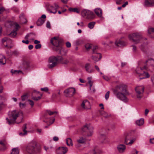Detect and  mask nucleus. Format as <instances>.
<instances>
[{"instance_id":"obj_1","label":"nucleus","mask_w":154,"mask_h":154,"mask_svg":"<svg viewBox=\"0 0 154 154\" xmlns=\"http://www.w3.org/2000/svg\"><path fill=\"white\" fill-rule=\"evenodd\" d=\"M8 117L6 118V122L9 125L21 122L23 119V114L19 111L14 110L9 111L8 113Z\"/></svg>"},{"instance_id":"obj_2","label":"nucleus","mask_w":154,"mask_h":154,"mask_svg":"<svg viewBox=\"0 0 154 154\" xmlns=\"http://www.w3.org/2000/svg\"><path fill=\"white\" fill-rule=\"evenodd\" d=\"M60 61L63 64H67L69 61L67 59L64 60L61 56H52L49 58L48 65V67L52 68L55 67L57 64V62Z\"/></svg>"},{"instance_id":"obj_3","label":"nucleus","mask_w":154,"mask_h":154,"mask_svg":"<svg viewBox=\"0 0 154 154\" xmlns=\"http://www.w3.org/2000/svg\"><path fill=\"white\" fill-rule=\"evenodd\" d=\"M26 151L29 154H37L40 152V148L37 146L35 142H32L30 143L26 147Z\"/></svg>"},{"instance_id":"obj_4","label":"nucleus","mask_w":154,"mask_h":154,"mask_svg":"<svg viewBox=\"0 0 154 154\" xmlns=\"http://www.w3.org/2000/svg\"><path fill=\"white\" fill-rule=\"evenodd\" d=\"M129 40L134 44L139 43L142 39V34L140 32H136L130 34L128 35Z\"/></svg>"},{"instance_id":"obj_5","label":"nucleus","mask_w":154,"mask_h":154,"mask_svg":"<svg viewBox=\"0 0 154 154\" xmlns=\"http://www.w3.org/2000/svg\"><path fill=\"white\" fill-rule=\"evenodd\" d=\"M50 42L52 45L58 48V50L60 51L61 48H62L61 44V41L58 37H54L51 38Z\"/></svg>"},{"instance_id":"obj_6","label":"nucleus","mask_w":154,"mask_h":154,"mask_svg":"<svg viewBox=\"0 0 154 154\" xmlns=\"http://www.w3.org/2000/svg\"><path fill=\"white\" fill-rule=\"evenodd\" d=\"M136 72L140 77V79L148 78L149 77V75L147 72L143 71L141 68L140 67L136 68Z\"/></svg>"},{"instance_id":"obj_7","label":"nucleus","mask_w":154,"mask_h":154,"mask_svg":"<svg viewBox=\"0 0 154 154\" xmlns=\"http://www.w3.org/2000/svg\"><path fill=\"white\" fill-rule=\"evenodd\" d=\"M136 138H132L130 134H128L125 135V143L127 145H131L135 141Z\"/></svg>"},{"instance_id":"obj_8","label":"nucleus","mask_w":154,"mask_h":154,"mask_svg":"<svg viewBox=\"0 0 154 154\" xmlns=\"http://www.w3.org/2000/svg\"><path fill=\"white\" fill-rule=\"evenodd\" d=\"M144 88L142 86H137L135 88L137 97L140 99L143 96Z\"/></svg>"},{"instance_id":"obj_9","label":"nucleus","mask_w":154,"mask_h":154,"mask_svg":"<svg viewBox=\"0 0 154 154\" xmlns=\"http://www.w3.org/2000/svg\"><path fill=\"white\" fill-rule=\"evenodd\" d=\"M82 14L83 16L88 19L93 18L94 17V13L88 10H83L82 12Z\"/></svg>"},{"instance_id":"obj_10","label":"nucleus","mask_w":154,"mask_h":154,"mask_svg":"<svg viewBox=\"0 0 154 154\" xmlns=\"http://www.w3.org/2000/svg\"><path fill=\"white\" fill-rule=\"evenodd\" d=\"M120 92L122 93H126V86L123 84H120L116 86L115 89L114 91V93L116 92Z\"/></svg>"},{"instance_id":"obj_11","label":"nucleus","mask_w":154,"mask_h":154,"mask_svg":"<svg viewBox=\"0 0 154 154\" xmlns=\"http://www.w3.org/2000/svg\"><path fill=\"white\" fill-rule=\"evenodd\" d=\"M65 95L66 97L72 96L75 93V90L74 88H70L66 89L64 91Z\"/></svg>"},{"instance_id":"obj_12","label":"nucleus","mask_w":154,"mask_h":154,"mask_svg":"<svg viewBox=\"0 0 154 154\" xmlns=\"http://www.w3.org/2000/svg\"><path fill=\"white\" fill-rule=\"evenodd\" d=\"M114 94H116L117 97L120 100L125 102H127L128 101V99L125 95L126 94L125 93L116 92V93Z\"/></svg>"},{"instance_id":"obj_13","label":"nucleus","mask_w":154,"mask_h":154,"mask_svg":"<svg viewBox=\"0 0 154 154\" xmlns=\"http://www.w3.org/2000/svg\"><path fill=\"white\" fill-rule=\"evenodd\" d=\"M81 107L84 109H88L90 108L91 106L89 102L85 100L83 101L81 105Z\"/></svg>"},{"instance_id":"obj_14","label":"nucleus","mask_w":154,"mask_h":154,"mask_svg":"<svg viewBox=\"0 0 154 154\" xmlns=\"http://www.w3.org/2000/svg\"><path fill=\"white\" fill-rule=\"evenodd\" d=\"M126 146L124 144H119L117 146V149L119 153H122L125 152Z\"/></svg>"},{"instance_id":"obj_15","label":"nucleus","mask_w":154,"mask_h":154,"mask_svg":"<svg viewBox=\"0 0 154 154\" xmlns=\"http://www.w3.org/2000/svg\"><path fill=\"white\" fill-rule=\"evenodd\" d=\"M67 151L68 149L66 147H61L59 148L57 152V154H65Z\"/></svg>"},{"instance_id":"obj_16","label":"nucleus","mask_w":154,"mask_h":154,"mask_svg":"<svg viewBox=\"0 0 154 154\" xmlns=\"http://www.w3.org/2000/svg\"><path fill=\"white\" fill-rule=\"evenodd\" d=\"M144 5L147 7L154 6V0H145Z\"/></svg>"},{"instance_id":"obj_17","label":"nucleus","mask_w":154,"mask_h":154,"mask_svg":"<svg viewBox=\"0 0 154 154\" xmlns=\"http://www.w3.org/2000/svg\"><path fill=\"white\" fill-rule=\"evenodd\" d=\"M19 28V25L16 23L15 24V30H14L12 32L9 34L10 36L14 38L15 37L17 34L16 31Z\"/></svg>"},{"instance_id":"obj_18","label":"nucleus","mask_w":154,"mask_h":154,"mask_svg":"<svg viewBox=\"0 0 154 154\" xmlns=\"http://www.w3.org/2000/svg\"><path fill=\"white\" fill-rule=\"evenodd\" d=\"M101 57V55L100 53H97L96 55L92 56V59L95 63L100 60Z\"/></svg>"},{"instance_id":"obj_19","label":"nucleus","mask_w":154,"mask_h":154,"mask_svg":"<svg viewBox=\"0 0 154 154\" xmlns=\"http://www.w3.org/2000/svg\"><path fill=\"white\" fill-rule=\"evenodd\" d=\"M85 68L86 71L89 73H91L93 72V69L92 68L90 64L86 63L85 66Z\"/></svg>"},{"instance_id":"obj_20","label":"nucleus","mask_w":154,"mask_h":154,"mask_svg":"<svg viewBox=\"0 0 154 154\" xmlns=\"http://www.w3.org/2000/svg\"><path fill=\"white\" fill-rule=\"evenodd\" d=\"M84 128L88 130L89 131V134H88V136H91L92 135L93 133V128L90 125H86L84 126Z\"/></svg>"},{"instance_id":"obj_21","label":"nucleus","mask_w":154,"mask_h":154,"mask_svg":"<svg viewBox=\"0 0 154 154\" xmlns=\"http://www.w3.org/2000/svg\"><path fill=\"white\" fill-rule=\"evenodd\" d=\"M39 93V92L38 91H34L32 94V98L33 100L35 101H38L40 99L42 96V94H41V96H38V97H36L35 96H34V95H35V94H38Z\"/></svg>"},{"instance_id":"obj_22","label":"nucleus","mask_w":154,"mask_h":154,"mask_svg":"<svg viewBox=\"0 0 154 154\" xmlns=\"http://www.w3.org/2000/svg\"><path fill=\"white\" fill-rule=\"evenodd\" d=\"M94 12L98 17H101L102 14V11L100 8H97L95 9L94 10Z\"/></svg>"},{"instance_id":"obj_23","label":"nucleus","mask_w":154,"mask_h":154,"mask_svg":"<svg viewBox=\"0 0 154 154\" xmlns=\"http://www.w3.org/2000/svg\"><path fill=\"white\" fill-rule=\"evenodd\" d=\"M100 141L102 143H103L105 142L106 138V137L105 134H101L99 137Z\"/></svg>"},{"instance_id":"obj_24","label":"nucleus","mask_w":154,"mask_h":154,"mask_svg":"<svg viewBox=\"0 0 154 154\" xmlns=\"http://www.w3.org/2000/svg\"><path fill=\"white\" fill-rule=\"evenodd\" d=\"M147 65L153 66H154V60L152 58L149 59L146 61Z\"/></svg>"},{"instance_id":"obj_25","label":"nucleus","mask_w":154,"mask_h":154,"mask_svg":"<svg viewBox=\"0 0 154 154\" xmlns=\"http://www.w3.org/2000/svg\"><path fill=\"white\" fill-rule=\"evenodd\" d=\"M0 144L1 145V147H0V150H4L6 148V142L5 141H0Z\"/></svg>"},{"instance_id":"obj_26","label":"nucleus","mask_w":154,"mask_h":154,"mask_svg":"<svg viewBox=\"0 0 154 154\" xmlns=\"http://www.w3.org/2000/svg\"><path fill=\"white\" fill-rule=\"evenodd\" d=\"M6 60L5 56L2 55H0V63L2 64H5V63Z\"/></svg>"},{"instance_id":"obj_27","label":"nucleus","mask_w":154,"mask_h":154,"mask_svg":"<svg viewBox=\"0 0 154 154\" xmlns=\"http://www.w3.org/2000/svg\"><path fill=\"white\" fill-rule=\"evenodd\" d=\"M115 44L118 46H124L125 45V43L124 42L120 40L116 41Z\"/></svg>"},{"instance_id":"obj_28","label":"nucleus","mask_w":154,"mask_h":154,"mask_svg":"<svg viewBox=\"0 0 154 154\" xmlns=\"http://www.w3.org/2000/svg\"><path fill=\"white\" fill-rule=\"evenodd\" d=\"M19 150L18 148H15L12 149L11 154H19Z\"/></svg>"},{"instance_id":"obj_29","label":"nucleus","mask_w":154,"mask_h":154,"mask_svg":"<svg viewBox=\"0 0 154 154\" xmlns=\"http://www.w3.org/2000/svg\"><path fill=\"white\" fill-rule=\"evenodd\" d=\"M45 19H42L41 18H39L38 19L37 22V24L38 26H41L45 22Z\"/></svg>"},{"instance_id":"obj_30","label":"nucleus","mask_w":154,"mask_h":154,"mask_svg":"<svg viewBox=\"0 0 154 154\" xmlns=\"http://www.w3.org/2000/svg\"><path fill=\"white\" fill-rule=\"evenodd\" d=\"M144 123V119H141L139 120H137L136 122V124L139 126L143 125Z\"/></svg>"},{"instance_id":"obj_31","label":"nucleus","mask_w":154,"mask_h":154,"mask_svg":"<svg viewBox=\"0 0 154 154\" xmlns=\"http://www.w3.org/2000/svg\"><path fill=\"white\" fill-rule=\"evenodd\" d=\"M66 144L68 146H72L73 144L72 143V141L71 139L70 138H68L66 140Z\"/></svg>"},{"instance_id":"obj_32","label":"nucleus","mask_w":154,"mask_h":154,"mask_svg":"<svg viewBox=\"0 0 154 154\" xmlns=\"http://www.w3.org/2000/svg\"><path fill=\"white\" fill-rule=\"evenodd\" d=\"M69 11L70 12H73L77 13H79V11L77 8H69Z\"/></svg>"},{"instance_id":"obj_33","label":"nucleus","mask_w":154,"mask_h":154,"mask_svg":"<svg viewBox=\"0 0 154 154\" xmlns=\"http://www.w3.org/2000/svg\"><path fill=\"white\" fill-rule=\"evenodd\" d=\"M26 124H25L24 125V128L23 129V131L24 132L23 133H20L19 134L20 135H25L27 134V131H26Z\"/></svg>"},{"instance_id":"obj_34","label":"nucleus","mask_w":154,"mask_h":154,"mask_svg":"<svg viewBox=\"0 0 154 154\" xmlns=\"http://www.w3.org/2000/svg\"><path fill=\"white\" fill-rule=\"evenodd\" d=\"M95 24V23L94 22H91L89 23L88 25V27L90 29H93Z\"/></svg>"},{"instance_id":"obj_35","label":"nucleus","mask_w":154,"mask_h":154,"mask_svg":"<svg viewBox=\"0 0 154 154\" xmlns=\"http://www.w3.org/2000/svg\"><path fill=\"white\" fill-rule=\"evenodd\" d=\"M77 141L78 143H83L85 142V139L82 137H80L79 139L77 140Z\"/></svg>"},{"instance_id":"obj_36","label":"nucleus","mask_w":154,"mask_h":154,"mask_svg":"<svg viewBox=\"0 0 154 154\" xmlns=\"http://www.w3.org/2000/svg\"><path fill=\"white\" fill-rule=\"evenodd\" d=\"M11 72L13 74H18L20 73H23L20 70H13V69L11 70Z\"/></svg>"},{"instance_id":"obj_37","label":"nucleus","mask_w":154,"mask_h":154,"mask_svg":"<svg viewBox=\"0 0 154 154\" xmlns=\"http://www.w3.org/2000/svg\"><path fill=\"white\" fill-rule=\"evenodd\" d=\"M2 42L3 43L5 42H12V41L9 38L5 37L3 38L2 40Z\"/></svg>"},{"instance_id":"obj_38","label":"nucleus","mask_w":154,"mask_h":154,"mask_svg":"<svg viewBox=\"0 0 154 154\" xmlns=\"http://www.w3.org/2000/svg\"><path fill=\"white\" fill-rule=\"evenodd\" d=\"M154 32V28L152 27L149 28L148 30V33L149 35Z\"/></svg>"},{"instance_id":"obj_39","label":"nucleus","mask_w":154,"mask_h":154,"mask_svg":"<svg viewBox=\"0 0 154 154\" xmlns=\"http://www.w3.org/2000/svg\"><path fill=\"white\" fill-rule=\"evenodd\" d=\"M91 77H88V83L90 85V89L91 90V87L93 84V82L91 80Z\"/></svg>"},{"instance_id":"obj_40","label":"nucleus","mask_w":154,"mask_h":154,"mask_svg":"<svg viewBox=\"0 0 154 154\" xmlns=\"http://www.w3.org/2000/svg\"><path fill=\"white\" fill-rule=\"evenodd\" d=\"M32 35H33L34 36H35V34L33 33H30L28 34H27V35L25 37V39H28V37L31 36Z\"/></svg>"},{"instance_id":"obj_41","label":"nucleus","mask_w":154,"mask_h":154,"mask_svg":"<svg viewBox=\"0 0 154 154\" xmlns=\"http://www.w3.org/2000/svg\"><path fill=\"white\" fill-rule=\"evenodd\" d=\"M101 115H102L104 117H108V115L105 112L102 111L100 112Z\"/></svg>"},{"instance_id":"obj_42","label":"nucleus","mask_w":154,"mask_h":154,"mask_svg":"<svg viewBox=\"0 0 154 154\" xmlns=\"http://www.w3.org/2000/svg\"><path fill=\"white\" fill-rule=\"evenodd\" d=\"M103 79L106 81H109L111 79L110 77H109L106 75L103 76Z\"/></svg>"},{"instance_id":"obj_43","label":"nucleus","mask_w":154,"mask_h":154,"mask_svg":"<svg viewBox=\"0 0 154 154\" xmlns=\"http://www.w3.org/2000/svg\"><path fill=\"white\" fill-rule=\"evenodd\" d=\"M91 47V45L89 43L85 45V48L87 50L90 49Z\"/></svg>"},{"instance_id":"obj_44","label":"nucleus","mask_w":154,"mask_h":154,"mask_svg":"<svg viewBox=\"0 0 154 154\" xmlns=\"http://www.w3.org/2000/svg\"><path fill=\"white\" fill-rule=\"evenodd\" d=\"M47 113L49 114V115H53L55 113H57V112L55 111L51 112L50 110H47L46 111Z\"/></svg>"},{"instance_id":"obj_45","label":"nucleus","mask_w":154,"mask_h":154,"mask_svg":"<svg viewBox=\"0 0 154 154\" xmlns=\"http://www.w3.org/2000/svg\"><path fill=\"white\" fill-rule=\"evenodd\" d=\"M28 98V94H26L21 97V99L22 100L24 101L25 100Z\"/></svg>"},{"instance_id":"obj_46","label":"nucleus","mask_w":154,"mask_h":154,"mask_svg":"<svg viewBox=\"0 0 154 154\" xmlns=\"http://www.w3.org/2000/svg\"><path fill=\"white\" fill-rule=\"evenodd\" d=\"M109 91H108L107 92V93H106V94L105 95V99L106 100H107L109 97Z\"/></svg>"},{"instance_id":"obj_47","label":"nucleus","mask_w":154,"mask_h":154,"mask_svg":"<svg viewBox=\"0 0 154 154\" xmlns=\"http://www.w3.org/2000/svg\"><path fill=\"white\" fill-rule=\"evenodd\" d=\"M97 152V149H94L91 152L88 153V154H96Z\"/></svg>"},{"instance_id":"obj_48","label":"nucleus","mask_w":154,"mask_h":154,"mask_svg":"<svg viewBox=\"0 0 154 154\" xmlns=\"http://www.w3.org/2000/svg\"><path fill=\"white\" fill-rule=\"evenodd\" d=\"M41 90L42 91L46 92L48 91V89L47 87H45L41 88Z\"/></svg>"},{"instance_id":"obj_49","label":"nucleus","mask_w":154,"mask_h":154,"mask_svg":"<svg viewBox=\"0 0 154 154\" xmlns=\"http://www.w3.org/2000/svg\"><path fill=\"white\" fill-rule=\"evenodd\" d=\"M98 48L97 46H95L93 47V54L96 53L95 50H96L98 49Z\"/></svg>"},{"instance_id":"obj_50","label":"nucleus","mask_w":154,"mask_h":154,"mask_svg":"<svg viewBox=\"0 0 154 154\" xmlns=\"http://www.w3.org/2000/svg\"><path fill=\"white\" fill-rule=\"evenodd\" d=\"M5 11V8L3 7L0 6V14H2V12Z\"/></svg>"},{"instance_id":"obj_51","label":"nucleus","mask_w":154,"mask_h":154,"mask_svg":"<svg viewBox=\"0 0 154 154\" xmlns=\"http://www.w3.org/2000/svg\"><path fill=\"white\" fill-rule=\"evenodd\" d=\"M41 47V45L40 44H37L35 45V48L36 49H38L40 48Z\"/></svg>"},{"instance_id":"obj_52","label":"nucleus","mask_w":154,"mask_h":154,"mask_svg":"<svg viewBox=\"0 0 154 154\" xmlns=\"http://www.w3.org/2000/svg\"><path fill=\"white\" fill-rule=\"evenodd\" d=\"M28 101L29 102V103L31 106H32L34 105V102L32 100H28Z\"/></svg>"},{"instance_id":"obj_53","label":"nucleus","mask_w":154,"mask_h":154,"mask_svg":"<svg viewBox=\"0 0 154 154\" xmlns=\"http://www.w3.org/2000/svg\"><path fill=\"white\" fill-rule=\"evenodd\" d=\"M66 46L67 48H70L71 46V44L69 42H67L66 43Z\"/></svg>"},{"instance_id":"obj_54","label":"nucleus","mask_w":154,"mask_h":154,"mask_svg":"<svg viewBox=\"0 0 154 154\" xmlns=\"http://www.w3.org/2000/svg\"><path fill=\"white\" fill-rule=\"evenodd\" d=\"M57 11V9L55 8L51 10L50 11L51 13H53V14H55Z\"/></svg>"},{"instance_id":"obj_55","label":"nucleus","mask_w":154,"mask_h":154,"mask_svg":"<svg viewBox=\"0 0 154 154\" xmlns=\"http://www.w3.org/2000/svg\"><path fill=\"white\" fill-rule=\"evenodd\" d=\"M151 80L153 84L154 85V74L152 75L151 76Z\"/></svg>"},{"instance_id":"obj_56","label":"nucleus","mask_w":154,"mask_h":154,"mask_svg":"<svg viewBox=\"0 0 154 154\" xmlns=\"http://www.w3.org/2000/svg\"><path fill=\"white\" fill-rule=\"evenodd\" d=\"M53 140L54 141H57L58 140L59 138H58V137H57L55 136L53 137Z\"/></svg>"},{"instance_id":"obj_57","label":"nucleus","mask_w":154,"mask_h":154,"mask_svg":"<svg viewBox=\"0 0 154 154\" xmlns=\"http://www.w3.org/2000/svg\"><path fill=\"white\" fill-rule=\"evenodd\" d=\"M46 27L48 28H50L51 27L50 23L49 21H48L46 23Z\"/></svg>"},{"instance_id":"obj_58","label":"nucleus","mask_w":154,"mask_h":154,"mask_svg":"<svg viewBox=\"0 0 154 154\" xmlns=\"http://www.w3.org/2000/svg\"><path fill=\"white\" fill-rule=\"evenodd\" d=\"M132 47H133V51L134 52H136V50H137V48H136V47L135 46H134V45H133Z\"/></svg>"},{"instance_id":"obj_59","label":"nucleus","mask_w":154,"mask_h":154,"mask_svg":"<svg viewBox=\"0 0 154 154\" xmlns=\"http://www.w3.org/2000/svg\"><path fill=\"white\" fill-rule=\"evenodd\" d=\"M150 143L152 144L154 143V138H151L149 140Z\"/></svg>"},{"instance_id":"obj_60","label":"nucleus","mask_w":154,"mask_h":154,"mask_svg":"<svg viewBox=\"0 0 154 154\" xmlns=\"http://www.w3.org/2000/svg\"><path fill=\"white\" fill-rule=\"evenodd\" d=\"M128 2H126L124 4H123L122 5V7H123V8L125 7L126 6V5H128Z\"/></svg>"},{"instance_id":"obj_61","label":"nucleus","mask_w":154,"mask_h":154,"mask_svg":"<svg viewBox=\"0 0 154 154\" xmlns=\"http://www.w3.org/2000/svg\"><path fill=\"white\" fill-rule=\"evenodd\" d=\"M22 42L25 43L26 44H28L29 43V41L28 40H26V41H24V40H22Z\"/></svg>"},{"instance_id":"obj_62","label":"nucleus","mask_w":154,"mask_h":154,"mask_svg":"<svg viewBox=\"0 0 154 154\" xmlns=\"http://www.w3.org/2000/svg\"><path fill=\"white\" fill-rule=\"evenodd\" d=\"M25 104L24 103H19L20 106V108H23L25 106Z\"/></svg>"},{"instance_id":"obj_63","label":"nucleus","mask_w":154,"mask_h":154,"mask_svg":"<svg viewBox=\"0 0 154 154\" xmlns=\"http://www.w3.org/2000/svg\"><path fill=\"white\" fill-rule=\"evenodd\" d=\"M149 112V110L147 109H146L145 111V115H146Z\"/></svg>"},{"instance_id":"obj_64","label":"nucleus","mask_w":154,"mask_h":154,"mask_svg":"<svg viewBox=\"0 0 154 154\" xmlns=\"http://www.w3.org/2000/svg\"><path fill=\"white\" fill-rule=\"evenodd\" d=\"M122 0H116V3L118 5L121 4V2Z\"/></svg>"}]
</instances>
